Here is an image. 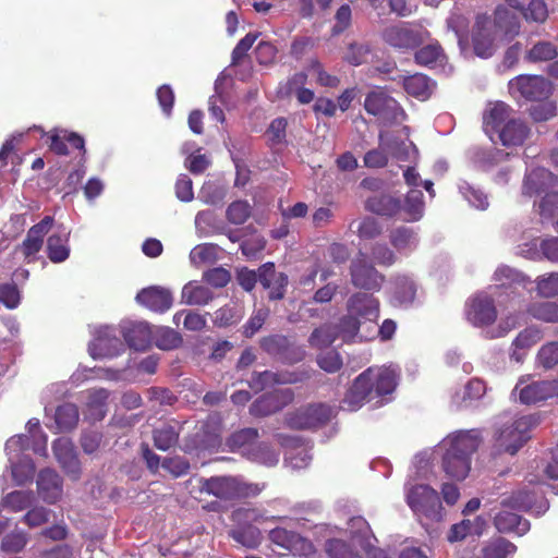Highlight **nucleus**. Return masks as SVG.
<instances>
[{
    "label": "nucleus",
    "instance_id": "nucleus-1",
    "mask_svg": "<svg viewBox=\"0 0 558 558\" xmlns=\"http://www.w3.org/2000/svg\"><path fill=\"white\" fill-rule=\"evenodd\" d=\"M483 442L480 429H461L446 436L437 450L441 459V470L452 481L462 482L471 473L472 457Z\"/></svg>",
    "mask_w": 558,
    "mask_h": 558
},
{
    "label": "nucleus",
    "instance_id": "nucleus-2",
    "mask_svg": "<svg viewBox=\"0 0 558 558\" xmlns=\"http://www.w3.org/2000/svg\"><path fill=\"white\" fill-rule=\"evenodd\" d=\"M378 316V300L366 293H355L348 301V315L335 328L344 342L367 340L375 336Z\"/></svg>",
    "mask_w": 558,
    "mask_h": 558
},
{
    "label": "nucleus",
    "instance_id": "nucleus-3",
    "mask_svg": "<svg viewBox=\"0 0 558 558\" xmlns=\"http://www.w3.org/2000/svg\"><path fill=\"white\" fill-rule=\"evenodd\" d=\"M548 509L547 500L535 490H520L501 500V510L495 515L494 523L499 532L523 535L530 530V522L515 511H531L536 515Z\"/></svg>",
    "mask_w": 558,
    "mask_h": 558
},
{
    "label": "nucleus",
    "instance_id": "nucleus-4",
    "mask_svg": "<svg viewBox=\"0 0 558 558\" xmlns=\"http://www.w3.org/2000/svg\"><path fill=\"white\" fill-rule=\"evenodd\" d=\"M520 24L517 15L507 7H498L495 19L478 16L473 34L474 52L480 58H489L496 49V40L511 39L519 33Z\"/></svg>",
    "mask_w": 558,
    "mask_h": 558
},
{
    "label": "nucleus",
    "instance_id": "nucleus-5",
    "mask_svg": "<svg viewBox=\"0 0 558 558\" xmlns=\"http://www.w3.org/2000/svg\"><path fill=\"white\" fill-rule=\"evenodd\" d=\"M538 420L534 415L499 416L494 427L493 456L507 453L514 456L531 438L532 429Z\"/></svg>",
    "mask_w": 558,
    "mask_h": 558
},
{
    "label": "nucleus",
    "instance_id": "nucleus-6",
    "mask_svg": "<svg viewBox=\"0 0 558 558\" xmlns=\"http://www.w3.org/2000/svg\"><path fill=\"white\" fill-rule=\"evenodd\" d=\"M404 138L393 133L381 131L379 133L378 147L367 151L364 156V165L367 168H383L388 163L389 157L397 161L416 162L418 150L416 146L409 141V128L402 129Z\"/></svg>",
    "mask_w": 558,
    "mask_h": 558
},
{
    "label": "nucleus",
    "instance_id": "nucleus-7",
    "mask_svg": "<svg viewBox=\"0 0 558 558\" xmlns=\"http://www.w3.org/2000/svg\"><path fill=\"white\" fill-rule=\"evenodd\" d=\"M405 502L412 512L420 519H426L432 522L441 521L445 512L441 500L436 489L426 483L404 484Z\"/></svg>",
    "mask_w": 558,
    "mask_h": 558
},
{
    "label": "nucleus",
    "instance_id": "nucleus-8",
    "mask_svg": "<svg viewBox=\"0 0 558 558\" xmlns=\"http://www.w3.org/2000/svg\"><path fill=\"white\" fill-rule=\"evenodd\" d=\"M264 485L247 483L239 477L220 476L205 480L202 490L220 499L246 498L257 496Z\"/></svg>",
    "mask_w": 558,
    "mask_h": 558
},
{
    "label": "nucleus",
    "instance_id": "nucleus-9",
    "mask_svg": "<svg viewBox=\"0 0 558 558\" xmlns=\"http://www.w3.org/2000/svg\"><path fill=\"white\" fill-rule=\"evenodd\" d=\"M511 396L522 404H536L558 396V380H535L530 376H521Z\"/></svg>",
    "mask_w": 558,
    "mask_h": 558
},
{
    "label": "nucleus",
    "instance_id": "nucleus-10",
    "mask_svg": "<svg viewBox=\"0 0 558 558\" xmlns=\"http://www.w3.org/2000/svg\"><path fill=\"white\" fill-rule=\"evenodd\" d=\"M428 36V32L422 26L402 22L385 27L381 33L386 44L400 50L413 49Z\"/></svg>",
    "mask_w": 558,
    "mask_h": 558
},
{
    "label": "nucleus",
    "instance_id": "nucleus-11",
    "mask_svg": "<svg viewBox=\"0 0 558 558\" xmlns=\"http://www.w3.org/2000/svg\"><path fill=\"white\" fill-rule=\"evenodd\" d=\"M31 439L24 435H17L7 441V450H9L10 460L12 462V476L17 485H24L32 482L35 476V464L31 459L21 458L26 449H28Z\"/></svg>",
    "mask_w": 558,
    "mask_h": 558
},
{
    "label": "nucleus",
    "instance_id": "nucleus-12",
    "mask_svg": "<svg viewBox=\"0 0 558 558\" xmlns=\"http://www.w3.org/2000/svg\"><path fill=\"white\" fill-rule=\"evenodd\" d=\"M364 108L369 114L378 117L386 123H399L405 118L398 101L381 89L373 90L366 96Z\"/></svg>",
    "mask_w": 558,
    "mask_h": 558
},
{
    "label": "nucleus",
    "instance_id": "nucleus-13",
    "mask_svg": "<svg viewBox=\"0 0 558 558\" xmlns=\"http://www.w3.org/2000/svg\"><path fill=\"white\" fill-rule=\"evenodd\" d=\"M508 88L515 99L541 100L551 94V84L539 75H518L509 81Z\"/></svg>",
    "mask_w": 558,
    "mask_h": 558
},
{
    "label": "nucleus",
    "instance_id": "nucleus-14",
    "mask_svg": "<svg viewBox=\"0 0 558 558\" xmlns=\"http://www.w3.org/2000/svg\"><path fill=\"white\" fill-rule=\"evenodd\" d=\"M333 415V410L323 403L308 404L287 415V425L294 429L318 427L328 422Z\"/></svg>",
    "mask_w": 558,
    "mask_h": 558
},
{
    "label": "nucleus",
    "instance_id": "nucleus-15",
    "mask_svg": "<svg viewBox=\"0 0 558 558\" xmlns=\"http://www.w3.org/2000/svg\"><path fill=\"white\" fill-rule=\"evenodd\" d=\"M465 317L477 328L492 325L497 318L494 299L486 292L476 293L465 304Z\"/></svg>",
    "mask_w": 558,
    "mask_h": 558
},
{
    "label": "nucleus",
    "instance_id": "nucleus-16",
    "mask_svg": "<svg viewBox=\"0 0 558 558\" xmlns=\"http://www.w3.org/2000/svg\"><path fill=\"white\" fill-rule=\"evenodd\" d=\"M351 282L354 287L378 291L385 281L381 275L367 259L365 254L360 253L350 266Z\"/></svg>",
    "mask_w": 558,
    "mask_h": 558
},
{
    "label": "nucleus",
    "instance_id": "nucleus-17",
    "mask_svg": "<svg viewBox=\"0 0 558 558\" xmlns=\"http://www.w3.org/2000/svg\"><path fill=\"white\" fill-rule=\"evenodd\" d=\"M347 533L350 536V541H352L354 545H357L368 558H390L385 550L374 546L373 542L376 541V538L364 518H351L348 522Z\"/></svg>",
    "mask_w": 558,
    "mask_h": 558
},
{
    "label": "nucleus",
    "instance_id": "nucleus-18",
    "mask_svg": "<svg viewBox=\"0 0 558 558\" xmlns=\"http://www.w3.org/2000/svg\"><path fill=\"white\" fill-rule=\"evenodd\" d=\"M93 359H112L124 351V344L117 337L116 329L111 326L99 327L88 345Z\"/></svg>",
    "mask_w": 558,
    "mask_h": 558
},
{
    "label": "nucleus",
    "instance_id": "nucleus-19",
    "mask_svg": "<svg viewBox=\"0 0 558 558\" xmlns=\"http://www.w3.org/2000/svg\"><path fill=\"white\" fill-rule=\"evenodd\" d=\"M269 539L293 555L308 557L315 553V547L310 539L286 527L277 526L270 530Z\"/></svg>",
    "mask_w": 558,
    "mask_h": 558
},
{
    "label": "nucleus",
    "instance_id": "nucleus-20",
    "mask_svg": "<svg viewBox=\"0 0 558 558\" xmlns=\"http://www.w3.org/2000/svg\"><path fill=\"white\" fill-rule=\"evenodd\" d=\"M389 293L393 306L409 307L417 299L418 286L412 276L396 274L390 278Z\"/></svg>",
    "mask_w": 558,
    "mask_h": 558
},
{
    "label": "nucleus",
    "instance_id": "nucleus-21",
    "mask_svg": "<svg viewBox=\"0 0 558 558\" xmlns=\"http://www.w3.org/2000/svg\"><path fill=\"white\" fill-rule=\"evenodd\" d=\"M363 373H368L367 386H373V398L386 397L397 387L399 368L396 365L374 366Z\"/></svg>",
    "mask_w": 558,
    "mask_h": 558
},
{
    "label": "nucleus",
    "instance_id": "nucleus-22",
    "mask_svg": "<svg viewBox=\"0 0 558 558\" xmlns=\"http://www.w3.org/2000/svg\"><path fill=\"white\" fill-rule=\"evenodd\" d=\"M37 135H40V140L49 147L50 150L58 155H66L68 147L70 144L73 148L80 149L85 155V142L82 136L76 133L69 132L65 130L45 132L40 126L37 125Z\"/></svg>",
    "mask_w": 558,
    "mask_h": 558
},
{
    "label": "nucleus",
    "instance_id": "nucleus-23",
    "mask_svg": "<svg viewBox=\"0 0 558 558\" xmlns=\"http://www.w3.org/2000/svg\"><path fill=\"white\" fill-rule=\"evenodd\" d=\"M52 449L63 471L70 478L77 481L81 476L82 469L72 440L66 437H60L53 441Z\"/></svg>",
    "mask_w": 558,
    "mask_h": 558
},
{
    "label": "nucleus",
    "instance_id": "nucleus-24",
    "mask_svg": "<svg viewBox=\"0 0 558 558\" xmlns=\"http://www.w3.org/2000/svg\"><path fill=\"white\" fill-rule=\"evenodd\" d=\"M280 444L286 448L284 463L293 470H301L306 468L312 456L307 445L302 442L300 438L279 435Z\"/></svg>",
    "mask_w": 558,
    "mask_h": 558
},
{
    "label": "nucleus",
    "instance_id": "nucleus-25",
    "mask_svg": "<svg viewBox=\"0 0 558 558\" xmlns=\"http://www.w3.org/2000/svg\"><path fill=\"white\" fill-rule=\"evenodd\" d=\"M437 457H439L437 446L418 452L413 459L407 481L421 483L420 481L432 482L436 478L434 461Z\"/></svg>",
    "mask_w": 558,
    "mask_h": 558
},
{
    "label": "nucleus",
    "instance_id": "nucleus-26",
    "mask_svg": "<svg viewBox=\"0 0 558 558\" xmlns=\"http://www.w3.org/2000/svg\"><path fill=\"white\" fill-rule=\"evenodd\" d=\"M136 302L156 313H165L172 306L173 296L169 289L151 286L136 294Z\"/></svg>",
    "mask_w": 558,
    "mask_h": 558
},
{
    "label": "nucleus",
    "instance_id": "nucleus-27",
    "mask_svg": "<svg viewBox=\"0 0 558 558\" xmlns=\"http://www.w3.org/2000/svg\"><path fill=\"white\" fill-rule=\"evenodd\" d=\"M293 399L291 389H277L271 393L257 399L250 408V412L255 416H266L279 411Z\"/></svg>",
    "mask_w": 558,
    "mask_h": 558
},
{
    "label": "nucleus",
    "instance_id": "nucleus-28",
    "mask_svg": "<svg viewBox=\"0 0 558 558\" xmlns=\"http://www.w3.org/2000/svg\"><path fill=\"white\" fill-rule=\"evenodd\" d=\"M367 375L368 373L360 374L345 393L341 402L344 411L354 412L374 399L373 386H367Z\"/></svg>",
    "mask_w": 558,
    "mask_h": 558
},
{
    "label": "nucleus",
    "instance_id": "nucleus-29",
    "mask_svg": "<svg viewBox=\"0 0 558 558\" xmlns=\"http://www.w3.org/2000/svg\"><path fill=\"white\" fill-rule=\"evenodd\" d=\"M556 177L545 168H535L526 171L523 184L522 195L532 197L541 193H547L549 189L555 186Z\"/></svg>",
    "mask_w": 558,
    "mask_h": 558
},
{
    "label": "nucleus",
    "instance_id": "nucleus-30",
    "mask_svg": "<svg viewBox=\"0 0 558 558\" xmlns=\"http://www.w3.org/2000/svg\"><path fill=\"white\" fill-rule=\"evenodd\" d=\"M511 113V107L502 101L488 104L483 116V128L492 141L502 125L513 119Z\"/></svg>",
    "mask_w": 558,
    "mask_h": 558
},
{
    "label": "nucleus",
    "instance_id": "nucleus-31",
    "mask_svg": "<svg viewBox=\"0 0 558 558\" xmlns=\"http://www.w3.org/2000/svg\"><path fill=\"white\" fill-rule=\"evenodd\" d=\"M120 328L128 345L135 350H145L153 340V330L146 322H122Z\"/></svg>",
    "mask_w": 558,
    "mask_h": 558
},
{
    "label": "nucleus",
    "instance_id": "nucleus-32",
    "mask_svg": "<svg viewBox=\"0 0 558 558\" xmlns=\"http://www.w3.org/2000/svg\"><path fill=\"white\" fill-rule=\"evenodd\" d=\"M85 398L84 414L93 422L102 420L107 414V400L110 391L105 388H93L82 392Z\"/></svg>",
    "mask_w": 558,
    "mask_h": 558
},
{
    "label": "nucleus",
    "instance_id": "nucleus-33",
    "mask_svg": "<svg viewBox=\"0 0 558 558\" xmlns=\"http://www.w3.org/2000/svg\"><path fill=\"white\" fill-rule=\"evenodd\" d=\"M258 280L265 289L269 290L271 300L283 298L288 277L283 272H276L272 263H266L258 268Z\"/></svg>",
    "mask_w": 558,
    "mask_h": 558
},
{
    "label": "nucleus",
    "instance_id": "nucleus-34",
    "mask_svg": "<svg viewBox=\"0 0 558 558\" xmlns=\"http://www.w3.org/2000/svg\"><path fill=\"white\" fill-rule=\"evenodd\" d=\"M486 393V384L480 378L470 379L463 387L457 389L451 396V404L456 409L471 407Z\"/></svg>",
    "mask_w": 558,
    "mask_h": 558
},
{
    "label": "nucleus",
    "instance_id": "nucleus-35",
    "mask_svg": "<svg viewBox=\"0 0 558 558\" xmlns=\"http://www.w3.org/2000/svg\"><path fill=\"white\" fill-rule=\"evenodd\" d=\"M62 495V482L57 472L50 469L37 475V498L49 504L56 502Z\"/></svg>",
    "mask_w": 558,
    "mask_h": 558
},
{
    "label": "nucleus",
    "instance_id": "nucleus-36",
    "mask_svg": "<svg viewBox=\"0 0 558 558\" xmlns=\"http://www.w3.org/2000/svg\"><path fill=\"white\" fill-rule=\"evenodd\" d=\"M70 231L62 226H57L47 241V255L52 263H62L70 256Z\"/></svg>",
    "mask_w": 558,
    "mask_h": 558
},
{
    "label": "nucleus",
    "instance_id": "nucleus-37",
    "mask_svg": "<svg viewBox=\"0 0 558 558\" xmlns=\"http://www.w3.org/2000/svg\"><path fill=\"white\" fill-rule=\"evenodd\" d=\"M542 339V331L535 327L523 329L512 341L509 356L517 363H522L530 349Z\"/></svg>",
    "mask_w": 558,
    "mask_h": 558
},
{
    "label": "nucleus",
    "instance_id": "nucleus-38",
    "mask_svg": "<svg viewBox=\"0 0 558 558\" xmlns=\"http://www.w3.org/2000/svg\"><path fill=\"white\" fill-rule=\"evenodd\" d=\"M496 135L506 147L521 146L529 137L530 129L522 120L513 118Z\"/></svg>",
    "mask_w": 558,
    "mask_h": 558
},
{
    "label": "nucleus",
    "instance_id": "nucleus-39",
    "mask_svg": "<svg viewBox=\"0 0 558 558\" xmlns=\"http://www.w3.org/2000/svg\"><path fill=\"white\" fill-rule=\"evenodd\" d=\"M391 245L401 255H410L413 253L420 243L418 231L414 228L398 227L389 234Z\"/></svg>",
    "mask_w": 558,
    "mask_h": 558
},
{
    "label": "nucleus",
    "instance_id": "nucleus-40",
    "mask_svg": "<svg viewBox=\"0 0 558 558\" xmlns=\"http://www.w3.org/2000/svg\"><path fill=\"white\" fill-rule=\"evenodd\" d=\"M215 298L214 292L198 281H189L181 291V303L190 306H205Z\"/></svg>",
    "mask_w": 558,
    "mask_h": 558
},
{
    "label": "nucleus",
    "instance_id": "nucleus-41",
    "mask_svg": "<svg viewBox=\"0 0 558 558\" xmlns=\"http://www.w3.org/2000/svg\"><path fill=\"white\" fill-rule=\"evenodd\" d=\"M509 157V153H506L498 148H474L470 153V158L473 165L483 171H490L494 167L500 165Z\"/></svg>",
    "mask_w": 558,
    "mask_h": 558
},
{
    "label": "nucleus",
    "instance_id": "nucleus-42",
    "mask_svg": "<svg viewBox=\"0 0 558 558\" xmlns=\"http://www.w3.org/2000/svg\"><path fill=\"white\" fill-rule=\"evenodd\" d=\"M435 82L424 74H413L403 77V88L412 97L426 100L435 89Z\"/></svg>",
    "mask_w": 558,
    "mask_h": 558
},
{
    "label": "nucleus",
    "instance_id": "nucleus-43",
    "mask_svg": "<svg viewBox=\"0 0 558 558\" xmlns=\"http://www.w3.org/2000/svg\"><path fill=\"white\" fill-rule=\"evenodd\" d=\"M422 191L413 189L407 194L403 204H401L402 218L408 222H415L423 218L425 204Z\"/></svg>",
    "mask_w": 558,
    "mask_h": 558
},
{
    "label": "nucleus",
    "instance_id": "nucleus-44",
    "mask_svg": "<svg viewBox=\"0 0 558 558\" xmlns=\"http://www.w3.org/2000/svg\"><path fill=\"white\" fill-rule=\"evenodd\" d=\"M365 207L376 215L392 217L400 213L401 202L391 195L380 194L369 197Z\"/></svg>",
    "mask_w": 558,
    "mask_h": 558
},
{
    "label": "nucleus",
    "instance_id": "nucleus-45",
    "mask_svg": "<svg viewBox=\"0 0 558 558\" xmlns=\"http://www.w3.org/2000/svg\"><path fill=\"white\" fill-rule=\"evenodd\" d=\"M506 7L517 16L518 14L513 10L521 12L526 21L536 23H543L548 15L547 7L543 0H531L526 9H523L519 0H508Z\"/></svg>",
    "mask_w": 558,
    "mask_h": 558
},
{
    "label": "nucleus",
    "instance_id": "nucleus-46",
    "mask_svg": "<svg viewBox=\"0 0 558 558\" xmlns=\"http://www.w3.org/2000/svg\"><path fill=\"white\" fill-rule=\"evenodd\" d=\"M294 381H296V377L292 374H278L265 371L252 376L250 387L255 391H260L275 384H288Z\"/></svg>",
    "mask_w": 558,
    "mask_h": 558
},
{
    "label": "nucleus",
    "instance_id": "nucleus-47",
    "mask_svg": "<svg viewBox=\"0 0 558 558\" xmlns=\"http://www.w3.org/2000/svg\"><path fill=\"white\" fill-rule=\"evenodd\" d=\"M244 456L248 460L266 466H274L279 461V453L265 442H257L250 446L244 451Z\"/></svg>",
    "mask_w": 558,
    "mask_h": 558
},
{
    "label": "nucleus",
    "instance_id": "nucleus-48",
    "mask_svg": "<svg viewBox=\"0 0 558 558\" xmlns=\"http://www.w3.org/2000/svg\"><path fill=\"white\" fill-rule=\"evenodd\" d=\"M227 195V186L218 180H207L198 191V199L206 205H218Z\"/></svg>",
    "mask_w": 558,
    "mask_h": 558
},
{
    "label": "nucleus",
    "instance_id": "nucleus-49",
    "mask_svg": "<svg viewBox=\"0 0 558 558\" xmlns=\"http://www.w3.org/2000/svg\"><path fill=\"white\" fill-rule=\"evenodd\" d=\"M179 438L177 423H162L154 430V445L157 449L166 451L173 447Z\"/></svg>",
    "mask_w": 558,
    "mask_h": 558
},
{
    "label": "nucleus",
    "instance_id": "nucleus-50",
    "mask_svg": "<svg viewBox=\"0 0 558 558\" xmlns=\"http://www.w3.org/2000/svg\"><path fill=\"white\" fill-rule=\"evenodd\" d=\"M195 230L198 236H208L219 229L218 216L214 210H201L195 216Z\"/></svg>",
    "mask_w": 558,
    "mask_h": 558
},
{
    "label": "nucleus",
    "instance_id": "nucleus-51",
    "mask_svg": "<svg viewBox=\"0 0 558 558\" xmlns=\"http://www.w3.org/2000/svg\"><path fill=\"white\" fill-rule=\"evenodd\" d=\"M78 409L73 403H65L56 410L54 420L60 430H70L74 428L78 422Z\"/></svg>",
    "mask_w": 558,
    "mask_h": 558
},
{
    "label": "nucleus",
    "instance_id": "nucleus-52",
    "mask_svg": "<svg viewBox=\"0 0 558 558\" xmlns=\"http://www.w3.org/2000/svg\"><path fill=\"white\" fill-rule=\"evenodd\" d=\"M218 251L219 247L215 244H198L190 253L191 264L194 266L214 264L218 259Z\"/></svg>",
    "mask_w": 558,
    "mask_h": 558
},
{
    "label": "nucleus",
    "instance_id": "nucleus-53",
    "mask_svg": "<svg viewBox=\"0 0 558 558\" xmlns=\"http://www.w3.org/2000/svg\"><path fill=\"white\" fill-rule=\"evenodd\" d=\"M355 547L359 546L352 542L349 546L342 539L329 538L326 542L325 550L330 558H363Z\"/></svg>",
    "mask_w": 558,
    "mask_h": 558
},
{
    "label": "nucleus",
    "instance_id": "nucleus-54",
    "mask_svg": "<svg viewBox=\"0 0 558 558\" xmlns=\"http://www.w3.org/2000/svg\"><path fill=\"white\" fill-rule=\"evenodd\" d=\"M415 61L421 65L438 66L442 65L445 54L441 47L435 43L421 48L415 53Z\"/></svg>",
    "mask_w": 558,
    "mask_h": 558
},
{
    "label": "nucleus",
    "instance_id": "nucleus-55",
    "mask_svg": "<svg viewBox=\"0 0 558 558\" xmlns=\"http://www.w3.org/2000/svg\"><path fill=\"white\" fill-rule=\"evenodd\" d=\"M527 312L538 320L546 323H558V303L556 302H538L532 304Z\"/></svg>",
    "mask_w": 558,
    "mask_h": 558
},
{
    "label": "nucleus",
    "instance_id": "nucleus-56",
    "mask_svg": "<svg viewBox=\"0 0 558 558\" xmlns=\"http://www.w3.org/2000/svg\"><path fill=\"white\" fill-rule=\"evenodd\" d=\"M350 228L361 239L367 240L378 236L383 231V227L380 226V223L372 217H365L361 220L352 221Z\"/></svg>",
    "mask_w": 558,
    "mask_h": 558
},
{
    "label": "nucleus",
    "instance_id": "nucleus-57",
    "mask_svg": "<svg viewBox=\"0 0 558 558\" xmlns=\"http://www.w3.org/2000/svg\"><path fill=\"white\" fill-rule=\"evenodd\" d=\"M243 316L241 306L228 304L215 312L214 324L218 327H228L236 324Z\"/></svg>",
    "mask_w": 558,
    "mask_h": 558
},
{
    "label": "nucleus",
    "instance_id": "nucleus-58",
    "mask_svg": "<svg viewBox=\"0 0 558 558\" xmlns=\"http://www.w3.org/2000/svg\"><path fill=\"white\" fill-rule=\"evenodd\" d=\"M459 191L471 206L481 210H484L488 207V197L482 190L475 189L465 181H461L459 183Z\"/></svg>",
    "mask_w": 558,
    "mask_h": 558
},
{
    "label": "nucleus",
    "instance_id": "nucleus-59",
    "mask_svg": "<svg viewBox=\"0 0 558 558\" xmlns=\"http://www.w3.org/2000/svg\"><path fill=\"white\" fill-rule=\"evenodd\" d=\"M230 536L245 547H256L260 542V532L252 525L240 526L230 531Z\"/></svg>",
    "mask_w": 558,
    "mask_h": 558
},
{
    "label": "nucleus",
    "instance_id": "nucleus-60",
    "mask_svg": "<svg viewBox=\"0 0 558 558\" xmlns=\"http://www.w3.org/2000/svg\"><path fill=\"white\" fill-rule=\"evenodd\" d=\"M258 433L255 428H244L240 432L234 433L229 438L228 445L232 450H241L244 456V451L252 445L257 444Z\"/></svg>",
    "mask_w": 558,
    "mask_h": 558
},
{
    "label": "nucleus",
    "instance_id": "nucleus-61",
    "mask_svg": "<svg viewBox=\"0 0 558 558\" xmlns=\"http://www.w3.org/2000/svg\"><path fill=\"white\" fill-rule=\"evenodd\" d=\"M515 551V546L509 541L498 537L483 549L484 558H508Z\"/></svg>",
    "mask_w": 558,
    "mask_h": 558
},
{
    "label": "nucleus",
    "instance_id": "nucleus-62",
    "mask_svg": "<svg viewBox=\"0 0 558 558\" xmlns=\"http://www.w3.org/2000/svg\"><path fill=\"white\" fill-rule=\"evenodd\" d=\"M181 318H183V326L191 331H199L206 326V317L192 311H180L174 314L173 323L179 326Z\"/></svg>",
    "mask_w": 558,
    "mask_h": 558
},
{
    "label": "nucleus",
    "instance_id": "nucleus-63",
    "mask_svg": "<svg viewBox=\"0 0 558 558\" xmlns=\"http://www.w3.org/2000/svg\"><path fill=\"white\" fill-rule=\"evenodd\" d=\"M494 279L502 287L511 284H524L529 281V279L522 272L508 266L498 267L494 274Z\"/></svg>",
    "mask_w": 558,
    "mask_h": 558
},
{
    "label": "nucleus",
    "instance_id": "nucleus-64",
    "mask_svg": "<svg viewBox=\"0 0 558 558\" xmlns=\"http://www.w3.org/2000/svg\"><path fill=\"white\" fill-rule=\"evenodd\" d=\"M535 283L539 295L544 298L558 295V271L537 277Z\"/></svg>",
    "mask_w": 558,
    "mask_h": 558
}]
</instances>
